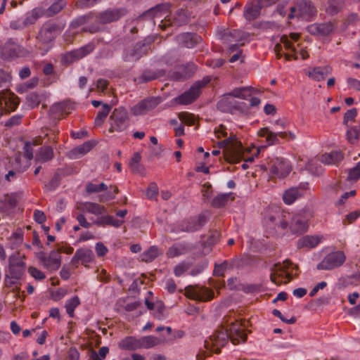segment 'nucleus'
I'll return each mask as SVG.
<instances>
[{
    "mask_svg": "<svg viewBox=\"0 0 360 360\" xmlns=\"http://www.w3.org/2000/svg\"><path fill=\"white\" fill-rule=\"evenodd\" d=\"M221 148H225L223 151L224 159L230 163H237L243 158V146L235 136H230L218 143Z\"/></svg>",
    "mask_w": 360,
    "mask_h": 360,
    "instance_id": "f257e3e1",
    "label": "nucleus"
},
{
    "mask_svg": "<svg viewBox=\"0 0 360 360\" xmlns=\"http://www.w3.org/2000/svg\"><path fill=\"white\" fill-rule=\"evenodd\" d=\"M261 169L264 171H269L271 176L284 178L290 173L291 167L286 160L282 158L269 157L266 163L262 164Z\"/></svg>",
    "mask_w": 360,
    "mask_h": 360,
    "instance_id": "f03ea898",
    "label": "nucleus"
},
{
    "mask_svg": "<svg viewBox=\"0 0 360 360\" xmlns=\"http://www.w3.org/2000/svg\"><path fill=\"white\" fill-rule=\"evenodd\" d=\"M264 224L269 233H280L287 228L288 223L279 209L267 210L264 218Z\"/></svg>",
    "mask_w": 360,
    "mask_h": 360,
    "instance_id": "7ed1b4c3",
    "label": "nucleus"
},
{
    "mask_svg": "<svg viewBox=\"0 0 360 360\" xmlns=\"http://www.w3.org/2000/svg\"><path fill=\"white\" fill-rule=\"evenodd\" d=\"M347 259L344 251L334 250L327 254L317 264L316 269L322 271H331L342 266Z\"/></svg>",
    "mask_w": 360,
    "mask_h": 360,
    "instance_id": "20e7f679",
    "label": "nucleus"
},
{
    "mask_svg": "<svg viewBox=\"0 0 360 360\" xmlns=\"http://www.w3.org/2000/svg\"><path fill=\"white\" fill-rule=\"evenodd\" d=\"M210 81L211 79L209 77H206L202 80L195 82L188 91L176 97L175 98L176 101L181 105H188L193 103L199 97L201 89Z\"/></svg>",
    "mask_w": 360,
    "mask_h": 360,
    "instance_id": "39448f33",
    "label": "nucleus"
},
{
    "mask_svg": "<svg viewBox=\"0 0 360 360\" xmlns=\"http://www.w3.org/2000/svg\"><path fill=\"white\" fill-rule=\"evenodd\" d=\"M152 37H146L143 41L137 42L133 49L127 50L124 54L123 59L124 61H136L142 56L148 54L150 49V44L153 42Z\"/></svg>",
    "mask_w": 360,
    "mask_h": 360,
    "instance_id": "423d86ee",
    "label": "nucleus"
},
{
    "mask_svg": "<svg viewBox=\"0 0 360 360\" xmlns=\"http://www.w3.org/2000/svg\"><path fill=\"white\" fill-rule=\"evenodd\" d=\"M20 103L19 98L9 89L0 91V117L1 115L14 111Z\"/></svg>",
    "mask_w": 360,
    "mask_h": 360,
    "instance_id": "0eeeda50",
    "label": "nucleus"
},
{
    "mask_svg": "<svg viewBox=\"0 0 360 360\" xmlns=\"http://www.w3.org/2000/svg\"><path fill=\"white\" fill-rule=\"evenodd\" d=\"M110 120H111V126L109 131L111 132L115 131H122L128 127V112L123 107L114 109Z\"/></svg>",
    "mask_w": 360,
    "mask_h": 360,
    "instance_id": "6e6552de",
    "label": "nucleus"
},
{
    "mask_svg": "<svg viewBox=\"0 0 360 360\" xmlns=\"http://www.w3.org/2000/svg\"><path fill=\"white\" fill-rule=\"evenodd\" d=\"M127 13V9L124 7L110 8L98 13L96 18L98 23L105 25L118 21L125 16Z\"/></svg>",
    "mask_w": 360,
    "mask_h": 360,
    "instance_id": "1a4fd4ad",
    "label": "nucleus"
},
{
    "mask_svg": "<svg viewBox=\"0 0 360 360\" xmlns=\"http://www.w3.org/2000/svg\"><path fill=\"white\" fill-rule=\"evenodd\" d=\"M217 109L221 112L233 113L234 110L246 112L248 107L243 102H238L229 94L224 95L217 105Z\"/></svg>",
    "mask_w": 360,
    "mask_h": 360,
    "instance_id": "9d476101",
    "label": "nucleus"
},
{
    "mask_svg": "<svg viewBox=\"0 0 360 360\" xmlns=\"http://www.w3.org/2000/svg\"><path fill=\"white\" fill-rule=\"evenodd\" d=\"M60 249H53L49 253L40 251L37 253L39 262L46 269L56 270L60 266Z\"/></svg>",
    "mask_w": 360,
    "mask_h": 360,
    "instance_id": "9b49d317",
    "label": "nucleus"
},
{
    "mask_svg": "<svg viewBox=\"0 0 360 360\" xmlns=\"http://www.w3.org/2000/svg\"><path fill=\"white\" fill-rule=\"evenodd\" d=\"M60 32V26L54 22H46L41 27L37 39L41 44H46L53 41Z\"/></svg>",
    "mask_w": 360,
    "mask_h": 360,
    "instance_id": "f8f14e48",
    "label": "nucleus"
},
{
    "mask_svg": "<svg viewBox=\"0 0 360 360\" xmlns=\"http://www.w3.org/2000/svg\"><path fill=\"white\" fill-rule=\"evenodd\" d=\"M208 218L207 212H202L197 217L181 221L179 224V229L186 232L198 231L207 222Z\"/></svg>",
    "mask_w": 360,
    "mask_h": 360,
    "instance_id": "ddd939ff",
    "label": "nucleus"
},
{
    "mask_svg": "<svg viewBox=\"0 0 360 360\" xmlns=\"http://www.w3.org/2000/svg\"><path fill=\"white\" fill-rule=\"evenodd\" d=\"M160 102V97H148L133 106L131 109V113L136 116L146 114L155 108Z\"/></svg>",
    "mask_w": 360,
    "mask_h": 360,
    "instance_id": "4468645a",
    "label": "nucleus"
},
{
    "mask_svg": "<svg viewBox=\"0 0 360 360\" xmlns=\"http://www.w3.org/2000/svg\"><path fill=\"white\" fill-rule=\"evenodd\" d=\"M195 70L196 68L193 63H187L176 66L174 70L169 73V77L174 81H184L190 78Z\"/></svg>",
    "mask_w": 360,
    "mask_h": 360,
    "instance_id": "2eb2a0df",
    "label": "nucleus"
},
{
    "mask_svg": "<svg viewBox=\"0 0 360 360\" xmlns=\"http://www.w3.org/2000/svg\"><path fill=\"white\" fill-rule=\"evenodd\" d=\"M190 21L189 14L187 11L184 9L178 10L172 19L168 18L161 20V24L159 25L162 30H166L167 27L170 25H174L176 27H180L188 23Z\"/></svg>",
    "mask_w": 360,
    "mask_h": 360,
    "instance_id": "dca6fc26",
    "label": "nucleus"
},
{
    "mask_svg": "<svg viewBox=\"0 0 360 360\" xmlns=\"http://www.w3.org/2000/svg\"><path fill=\"white\" fill-rule=\"evenodd\" d=\"M292 265L293 264L290 259L284 260L283 265L281 263H276L271 270L273 272L270 275L271 281L277 285H281L283 283L282 279L285 278L286 269H289Z\"/></svg>",
    "mask_w": 360,
    "mask_h": 360,
    "instance_id": "f3484780",
    "label": "nucleus"
},
{
    "mask_svg": "<svg viewBox=\"0 0 360 360\" xmlns=\"http://www.w3.org/2000/svg\"><path fill=\"white\" fill-rule=\"evenodd\" d=\"M95 47L96 46L94 42H89L79 49L68 52L65 56V61L72 63L75 60L82 59L91 53L95 49Z\"/></svg>",
    "mask_w": 360,
    "mask_h": 360,
    "instance_id": "a211bd4d",
    "label": "nucleus"
},
{
    "mask_svg": "<svg viewBox=\"0 0 360 360\" xmlns=\"http://www.w3.org/2000/svg\"><path fill=\"white\" fill-rule=\"evenodd\" d=\"M335 28V24L333 22H328L323 23H314L309 25L307 27V32L316 36H328Z\"/></svg>",
    "mask_w": 360,
    "mask_h": 360,
    "instance_id": "6ab92c4d",
    "label": "nucleus"
},
{
    "mask_svg": "<svg viewBox=\"0 0 360 360\" xmlns=\"http://www.w3.org/2000/svg\"><path fill=\"white\" fill-rule=\"evenodd\" d=\"M229 338L231 342L236 345L240 343H245L247 340V335L242 328V324L233 322L230 325L229 329Z\"/></svg>",
    "mask_w": 360,
    "mask_h": 360,
    "instance_id": "aec40b11",
    "label": "nucleus"
},
{
    "mask_svg": "<svg viewBox=\"0 0 360 360\" xmlns=\"http://www.w3.org/2000/svg\"><path fill=\"white\" fill-rule=\"evenodd\" d=\"M177 40L182 46L191 49L202 41V37L195 33L185 32L179 34Z\"/></svg>",
    "mask_w": 360,
    "mask_h": 360,
    "instance_id": "412c9836",
    "label": "nucleus"
},
{
    "mask_svg": "<svg viewBox=\"0 0 360 360\" xmlns=\"http://www.w3.org/2000/svg\"><path fill=\"white\" fill-rule=\"evenodd\" d=\"M165 73L166 72L163 69H158L155 70L146 69L138 77L134 79V81L138 84L148 83L165 76Z\"/></svg>",
    "mask_w": 360,
    "mask_h": 360,
    "instance_id": "4be33fe9",
    "label": "nucleus"
},
{
    "mask_svg": "<svg viewBox=\"0 0 360 360\" xmlns=\"http://www.w3.org/2000/svg\"><path fill=\"white\" fill-rule=\"evenodd\" d=\"M94 258V254L91 249H78L72 262L75 265L81 263L82 265L87 266L88 264L92 262Z\"/></svg>",
    "mask_w": 360,
    "mask_h": 360,
    "instance_id": "5701e85b",
    "label": "nucleus"
},
{
    "mask_svg": "<svg viewBox=\"0 0 360 360\" xmlns=\"http://www.w3.org/2000/svg\"><path fill=\"white\" fill-rule=\"evenodd\" d=\"M360 284V271L349 276H341L338 279L336 288L339 290L354 285L356 286Z\"/></svg>",
    "mask_w": 360,
    "mask_h": 360,
    "instance_id": "b1692460",
    "label": "nucleus"
},
{
    "mask_svg": "<svg viewBox=\"0 0 360 360\" xmlns=\"http://www.w3.org/2000/svg\"><path fill=\"white\" fill-rule=\"evenodd\" d=\"M210 340L212 346L219 347L225 346L229 340H230L229 330L224 329L221 327L220 329L217 330L215 333L210 337Z\"/></svg>",
    "mask_w": 360,
    "mask_h": 360,
    "instance_id": "393cba45",
    "label": "nucleus"
},
{
    "mask_svg": "<svg viewBox=\"0 0 360 360\" xmlns=\"http://www.w3.org/2000/svg\"><path fill=\"white\" fill-rule=\"evenodd\" d=\"M297 7L300 14L305 18H309L316 15V8L310 1L300 0L297 4Z\"/></svg>",
    "mask_w": 360,
    "mask_h": 360,
    "instance_id": "a878e982",
    "label": "nucleus"
},
{
    "mask_svg": "<svg viewBox=\"0 0 360 360\" xmlns=\"http://www.w3.org/2000/svg\"><path fill=\"white\" fill-rule=\"evenodd\" d=\"M344 158V154L340 150H333L326 153L321 156L320 161L326 165H336Z\"/></svg>",
    "mask_w": 360,
    "mask_h": 360,
    "instance_id": "bb28decb",
    "label": "nucleus"
},
{
    "mask_svg": "<svg viewBox=\"0 0 360 360\" xmlns=\"http://www.w3.org/2000/svg\"><path fill=\"white\" fill-rule=\"evenodd\" d=\"M332 68L330 65L324 67H316L307 73V75L316 81L324 80L326 77L330 75L332 72Z\"/></svg>",
    "mask_w": 360,
    "mask_h": 360,
    "instance_id": "cd10ccee",
    "label": "nucleus"
},
{
    "mask_svg": "<svg viewBox=\"0 0 360 360\" xmlns=\"http://www.w3.org/2000/svg\"><path fill=\"white\" fill-rule=\"evenodd\" d=\"M94 146L95 144L93 142L90 141H86L83 144L71 150L68 153V157L72 159L79 158L90 151Z\"/></svg>",
    "mask_w": 360,
    "mask_h": 360,
    "instance_id": "c85d7f7f",
    "label": "nucleus"
},
{
    "mask_svg": "<svg viewBox=\"0 0 360 360\" xmlns=\"http://www.w3.org/2000/svg\"><path fill=\"white\" fill-rule=\"evenodd\" d=\"M77 208L95 215H101L106 212V208L104 206L91 202H81Z\"/></svg>",
    "mask_w": 360,
    "mask_h": 360,
    "instance_id": "c756f323",
    "label": "nucleus"
},
{
    "mask_svg": "<svg viewBox=\"0 0 360 360\" xmlns=\"http://www.w3.org/2000/svg\"><path fill=\"white\" fill-rule=\"evenodd\" d=\"M131 251L134 253L140 252L137 259L145 262H152L160 254L158 249H131Z\"/></svg>",
    "mask_w": 360,
    "mask_h": 360,
    "instance_id": "7c9ffc66",
    "label": "nucleus"
},
{
    "mask_svg": "<svg viewBox=\"0 0 360 360\" xmlns=\"http://www.w3.org/2000/svg\"><path fill=\"white\" fill-rule=\"evenodd\" d=\"M261 8L259 6H258L254 0L248 4L245 8L243 11L244 18L248 21H252L257 19L260 15Z\"/></svg>",
    "mask_w": 360,
    "mask_h": 360,
    "instance_id": "2f4dec72",
    "label": "nucleus"
},
{
    "mask_svg": "<svg viewBox=\"0 0 360 360\" xmlns=\"http://www.w3.org/2000/svg\"><path fill=\"white\" fill-rule=\"evenodd\" d=\"M322 238V236L307 235L299 239L297 245L298 248H315Z\"/></svg>",
    "mask_w": 360,
    "mask_h": 360,
    "instance_id": "473e14b6",
    "label": "nucleus"
},
{
    "mask_svg": "<svg viewBox=\"0 0 360 360\" xmlns=\"http://www.w3.org/2000/svg\"><path fill=\"white\" fill-rule=\"evenodd\" d=\"M54 157L53 148L51 146L41 147L35 155V160L40 162H46Z\"/></svg>",
    "mask_w": 360,
    "mask_h": 360,
    "instance_id": "72a5a7b5",
    "label": "nucleus"
},
{
    "mask_svg": "<svg viewBox=\"0 0 360 360\" xmlns=\"http://www.w3.org/2000/svg\"><path fill=\"white\" fill-rule=\"evenodd\" d=\"M170 4L169 3H164L158 4L150 9L148 10L146 13H144V15L161 18L162 14H166L169 12L170 9Z\"/></svg>",
    "mask_w": 360,
    "mask_h": 360,
    "instance_id": "f704fd0d",
    "label": "nucleus"
},
{
    "mask_svg": "<svg viewBox=\"0 0 360 360\" xmlns=\"http://www.w3.org/2000/svg\"><path fill=\"white\" fill-rule=\"evenodd\" d=\"M291 229L294 233H304L308 229L307 221L301 216H295L292 219Z\"/></svg>",
    "mask_w": 360,
    "mask_h": 360,
    "instance_id": "c9c22d12",
    "label": "nucleus"
},
{
    "mask_svg": "<svg viewBox=\"0 0 360 360\" xmlns=\"http://www.w3.org/2000/svg\"><path fill=\"white\" fill-rule=\"evenodd\" d=\"M235 199L233 193H221L216 195L212 201V206L215 208H221L224 207L229 200H233Z\"/></svg>",
    "mask_w": 360,
    "mask_h": 360,
    "instance_id": "e433bc0d",
    "label": "nucleus"
},
{
    "mask_svg": "<svg viewBox=\"0 0 360 360\" xmlns=\"http://www.w3.org/2000/svg\"><path fill=\"white\" fill-rule=\"evenodd\" d=\"M17 204L16 199L11 195H6L3 199H0V212L8 214L11 210Z\"/></svg>",
    "mask_w": 360,
    "mask_h": 360,
    "instance_id": "4c0bfd02",
    "label": "nucleus"
},
{
    "mask_svg": "<svg viewBox=\"0 0 360 360\" xmlns=\"http://www.w3.org/2000/svg\"><path fill=\"white\" fill-rule=\"evenodd\" d=\"M119 347L122 349L136 350L141 348L140 339L132 336L126 337L119 343Z\"/></svg>",
    "mask_w": 360,
    "mask_h": 360,
    "instance_id": "58836bf2",
    "label": "nucleus"
},
{
    "mask_svg": "<svg viewBox=\"0 0 360 360\" xmlns=\"http://www.w3.org/2000/svg\"><path fill=\"white\" fill-rule=\"evenodd\" d=\"M13 167L18 171V172H25L30 166V162L25 158L22 160V155L20 152H18L14 155Z\"/></svg>",
    "mask_w": 360,
    "mask_h": 360,
    "instance_id": "ea45409f",
    "label": "nucleus"
},
{
    "mask_svg": "<svg viewBox=\"0 0 360 360\" xmlns=\"http://www.w3.org/2000/svg\"><path fill=\"white\" fill-rule=\"evenodd\" d=\"M345 6V0H328L326 12L334 15L340 13Z\"/></svg>",
    "mask_w": 360,
    "mask_h": 360,
    "instance_id": "a19ab883",
    "label": "nucleus"
},
{
    "mask_svg": "<svg viewBox=\"0 0 360 360\" xmlns=\"http://www.w3.org/2000/svg\"><path fill=\"white\" fill-rule=\"evenodd\" d=\"M220 233L218 231H211L207 236H203L202 243L204 248H208L217 245L219 240Z\"/></svg>",
    "mask_w": 360,
    "mask_h": 360,
    "instance_id": "79ce46f5",
    "label": "nucleus"
},
{
    "mask_svg": "<svg viewBox=\"0 0 360 360\" xmlns=\"http://www.w3.org/2000/svg\"><path fill=\"white\" fill-rule=\"evenodd\" d=\"M253 91L254 89L250 86L236 88L229 94L233 98H240L243 99H246L248 97L252 95Z\"/></svg>",
    "mask_w": 360,
    "mask_h": 360,
    "instance_id": "37998d69",
    "label": "nucleus"
},
{
    "mask_svg": "<svg viewBox=\"0 0 360 360\" xmlns=\"http://www.w3.org/2000/svg\"><path fill=\"white\" fill-rule=\"evenodd\" d=\"M20 279H15L11 277V275L6 274L4 279V285L6 288H13L12 291L15 293V296L20 297V289L18 286L20 284Z\"/></svg>",
    "mask_w": 360,
    "mask_h": 360,
    "instance_id": "c03bdc74",
    "label": "nucleus"
},
{
    "mask_svg": "<svg viewBox=\"0 0 360 360\" xmlns=\"http://www.w3.org/2000/svg\"><path fill=\"white\" fill-rule=\"evenodd\" d=\"M141 348H150L160 344L161 340L155 336L148 335L140 338Z\"/></svg>",
    "mask_w": 360,
    "mask_h": 360,
    "instance_id": "a18cd8bd",
    "label": "nucleus"
},
{
    "mask_svg": "<svg viewBox=\"0 0 360 360\" xmlns=\"http://www.w3.org/2000/svg\"><path fill=\"white\" fill-rule=\"evenodd\" d=\"M6 51H9L11 56H18L21 46L18 45L13 39H8L4 47Z\"/></svg>",
    "mask_w": 360,
    "mask_h": 360,
    "instance_id": "49530a36",
    "label": "nucleus"
},
{
    "mask_svg": "<svg viewBox=\"0 0 360 360\" xmlns=\"http://www.w3.org/2000/svg\"><path fill=\"white\" fill-rule=\"evenodd\" d=\"M66 107L67 104L64 102L55 103L51 107L49 114L53 118L56 119V117L63 115L66 110Z\"/></svg>",
    "mask_w": 360,
    "mask_h": 360,
    "instance_id": "de8ad7c7",
    "label": "nucleus"
},
{
    "mask_svg": "<svg viewBox=\"0 0 360 360\" xmlns=\"http://www.w3.org/2000/svg\"><path fill=\"white\" fill-rule=\"evenodd\" d=\"M94 17V13L92 12H90L86 15L79 16L77 19L74 20L71 22L70 26H71V27H72L74 29L77 28L78 27L83 25L86 24V22H88L89 20L93 19Z\"/></svg>",
    "mask_w": 360,
    "mask_h": 360,
    "instance_id": "09e8293b",
    "label": "nucleus"
},
{
    "mask_svg": "<svg viewBox=\"0 0 360 360\" xmlns=\"http://www.w3.org/2000/svg\"><path fill=\"white\" fill-rule=\"evenodd\" d=\"M110 110L111 106L110 105L106 103L103 104L102 110L98 112L95 118V124L96 125H101L103 122L104 120L107 117Z\"/></svg>",
    "mask_w": 360,
    "mask_h": 360,
    "instance_id": "8fccbe9b",
    "label": "nucleus"
},
{
    "mask_svg": "<svg viewBox=\"0 0 360 360\" xmlns=\"http://www.w3.org/2000/svg\"><path fill=\"white\" fill-rule=\"evenodd\" d=\"M109 352L108 347H102L96 352L95 350L91 349L89 354V360H103Z\"/></svg>",
    "mask_w": 360,
    "mask_h": 360,
    "instance_id": "3c124183",
    "label": "nucleus"
},
{
    "mask_svg": "<svg viewBox=\"0 0 360 360\" xmlns=\"http://www.w3.org/2000/svg\"><path fill=\"white\" fill-rule=\"evenodd\" d=\"M243 32L238 30H233L231 31H226L222 39L226 41H231L232 39L239 41L243 38Z\"/></svg>",
    "mask_w": 360,
    "mask_h": 360,
    "instance_id": "603ef678",
    "label": "nucleus"
},
{
    "mask_svg": "<svg viewBox=\"0 0 360 360\" xmlns=\"http://www.w3.org/2000/svg\"><path fill=\"white\" fill-rule=\"evenodd\" d=\"M26 103L30 108L37 107L41 103V96L36 92H32L26 96Z\"/></svg>",
    "mask_w": 360,
    "mask_h": 360,
    "instance_id": "864d4df0",
    "label": "nucleus"
},
{
    "mask_svg": "<svg viewBox=\"0 0 360 360\" xmlns=\"http://www.w3.org/2000/svg\"><path fill=\"white\" fill-rule=\"evenodd\" d=\"M298 193V191L295 188L285 191L283 195L284 202L287 205L292 204L297 198Z\"/></svg>",
    "mask_w": 360,
    "mask_h": 360,
    "instance_id": "5fc2aeb1",
    "label": "nucleus"
},
{
    "mask_svg": "<svg viewBox=\"0 0 360 360\" xmlns=\"http://www.w3.org/2000/svg\"><path fill=\"white\" fill-rule=\"evenodd\" d=\"M80 304L79 299L77 296L71 298L65 304L66 311L70 317H74V311L75 308Z\"/></svg>",
    "mask_w": 360,
    "mask_h": 360,
    "instance_id": "6e6d98bb",
    "label": "nucleus"
},
{
    "mask_svg": "<svg viewBox=\"0 0 360 360\" xmlns=\"http://www.w3.org/2000/svg\"><path fill=\"white\" fill-rule=\"evenodd\" d=\"M25 269V266H9V272L8 274L11 275V277L15 279H21L24 271Z\"/></svg>",
    "mask_w": 360,
    "mask_h": 360,
    "instance_id": "4d7b16f0",
    "label": "nucleus"
},
{
    "mask_svg": "<svg viewBox=\"0 0 360 360\" xmlns=\"http://www.w3.org/2000/svg\"><path fill=\"white\" fill-rule=\"evenodd\" d=\"M65 1L56 0V1L48 8V15H53L58 13L65 6Z\"/></svg>",
    "mask_w": 360,
    "mask_h": 360,
    "instance_id": "13d9d810",
    "label": "nucleus"
},
{
    "mask_svg": "<svg viewBox=\"0 0 360 360\" xmlns=\"http://www.w3.org/2000/svg\"><path fill=\"white\" fill-rule=\"evenodd\" d=\"M39 17H40V15L39 14V12L36 9H34L31 12L28 13L27 14L26 18L22 21L25 27H27L28 25L34 24Z\"/></svg>",
    "mask_w": 360,
    "mask_h": 360,
    "instance_id": "bf43d9fd",
    "label": "nucleus"
},
{
    "mask_svg": "<svg viewBox=\"0 0 360 360\" xmlns=\"http://www.w3.org/2000/svg\"><path fill=\"white\" fill-rule=\"evenodd\" d=\"M123 220L117 219L114 217L110 215L103 217L101 219L102 224L111 225L115 227H120L123 224Z\"/></svg>",
    "mask_w": 360,
    "mask_h": 360,
    "instance_id": "052dcab7",
    "label": "nucleus"
},
{
    "mask_svg": "<svg viewBox=\"0 0 360 360\" xmlns=\"http://www.w3.org/2000/svg\"><path fill=\"white\" fill-rule=\"evenodd\" d=\"M24 255H21L20 252H17L16 255H13L9 258V266H25V264L23 262L22 259Z\"/></svg>",
    "mask_w": 360,
    "mask_h": 360,
    "instance_id": "680f3d73",
    "label": "nucleus"
},
{
    "mask_svg": "<svg viewBox=\"0 0 360 360\" xmlns=\"http://www.w3.org/2000/svg\"><path fill=\"white\" fill-rule=\"evenodd\" d=\"M179 120L188 125L194 124L195 120L194 116L188 112H181L179 115Z\"/></svg>",
    "mask_w": 360,
    "mask_h": 360,
    "instance_id": "e2e57ef3",
    "label": "nucleus"
},
{
    "mask_svg": "<svg viewBox=\"0 0 360 360\" xmlns=\"http://www.w3.org/2000/svg\"><path fill=\"white\" fill-rule=\"evenodd\" d=\"M60 184V176L58 174H56L45 185L46 188L48 191H53L56 189Z\"/></svg>",
    "mask_w": 360,
    "mask_h": 360,
    "instance_id": "0e129e2a",
    "label": "nucleus"
},
{
    "mask_svg": "<svg viewBox=\"0 0 360 360\" xmlns=\"http://www.w3.org/2000/svg\"><path fill=\"white\" fill-rule=\"evenodd\" d=\"M22 119V115H13L6 122L5 126L11 128L14 126L18 125L21 123Z\"/></svg>",
    "mask_w": 360,
    "mask_h": 360,
    "instance_id": "69168bd1",
    "label": "nucleus"
},
{
    "mask_svg": "<svg viewBox=\"0 0 360 360\" xmlns=\"http://www.w3.org/2000/svg\"><path fill=\"white\" fill-rule=\"evenodd\" d=\"M11 75L4 70L0 69V87L7 86V84L11 82Z\"/></svg>",
    "mask_w": 360,
    "mask_h": 360,
    "instance_id": "338daca9",
    "label": "nucleus"
},
{
    "mask_svg": "<svg viewBox=\"0 0 360 360\" xmlns=\"http://www.w3.org/2000/svg\"><path fill=\"white\" fill-rule=\"evenodd\" d=\"M360 177V169L356 166L349 170L348 176L347 179L348 181H356Z\"/></svg>",
    "mask_w": 360,
    "mask_h": 360,
    "instance_id": "774afa93",
    "label": "nucleus"
}]
</instances>
